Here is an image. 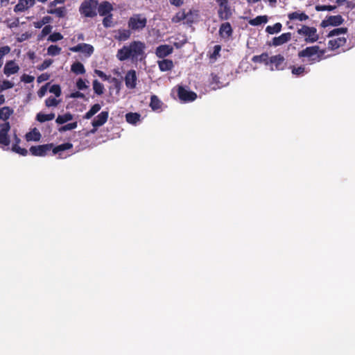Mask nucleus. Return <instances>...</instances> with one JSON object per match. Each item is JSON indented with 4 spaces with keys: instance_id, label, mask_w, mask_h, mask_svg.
Here are the masks:
<instances>
[{
    "instance_id": "36",
    "label": "nucleus",
    "mask_w": 355,
    "mask_h": 355,
    "mask_svg": "<svg viewBox=\"0 0 355 355\" xmlns=\"http://www.w3.org/2000/svg\"><path fill=\"white\" fill-rule=\"evenodd\" d=\"M347 33V28L346 27H340V28H336L331 31L328 35L327 37H331L336 35H340L342 34H345Z\"/></svg>"
},
{
    "instance_id": "28",
    "label": "nucleus",
    "mask_w": 355,
    "mask_h": 355,
    "mask_svg": "<svg viewBox=\"0 0 355 355\" xmlns=\"http://www.w3.org/2000/svg\"><path fill=\"white\" fill-rule=\"evenodd\" d=\"M101 108V106L98 103H96L94 105L91 107L89 110L87 112L85 115L83 116V119H91L94 115H95Z\"/></svg>"
},
{
    "instance_id": "34",
    "label": "nucleus",
    "mask_w": 355,
    "mask_h": 355,
    "mask_svg": "<svg viewBox=\"0 0 355 355\" xmlns=\"http://www.w3.org/2000/svg\"><path fill=\"white\" fill-rule=\"evenodd\" d=\"M40 138L41 134L36 128H34L32 132H29L26 135V139L27 141H38Z\"/></svg>"
},
{
    "instance_id": "50",
    "label": "nucleus",
    "mask_w": 355,
    "mask_h": 355,
    "mask_svg": "<svg viewBox=\"0 0 355 355\" xmlns=\"http://www.w3.org/2000/svg\"><path fill=\"white\" fill-rule=\"evenodd\" d=\"M53 63V60L51 59L45 60L44 62L37 67V69L40 71H43L48 67H49Z\"/></svg>"
},
{
    "instance_id": "54",
    "label": "nucleus",
    "mask_w": 355,
    "mask_h": 355,
    "mask_svg": "<svg viewBox=\"0 0 355 355\" xmlns=\"http://www.w3.org/2000/svg\"><path fill=\"white\" fill-rule=\"evenodd\" d=\"M76 87L80 90H83L88 87V86L86 85L85 80H83L82 78H79L77 80Z\"/></svg>"
},
{
    "instance_id": "35",
    "label": "nucleus",
    "mask_w": 355,
    "mask_h": 355,
    "mask_svg": "<svg viewBox=\"0 0 355 355\" xmlns=\"http://www.w3.org/2000/svg\"><path fill=\"white\" fill-rule=\"evenodd\" d=\"M282 25L281 23L277 22L273 26H268L266 28V31L269 34L278 33L282 31Z\"/></svg>"
},
{
    "instance_id": "30",
    "label": "nucleus",
    "mask_w": 355,
    "mask_h": 355,
    "mask_svg": "<svg viewBox=\"0 0 355 355\" xmlns=\"http://www.w3.org/2000/svg\"><path fill=\"white\" fill-rule=\"evenodd\" d=\"M13 113V110L10 107L6 106L0 109V119L6 121L9 119L10 115Z\"/></svg>"
},
{
    "instance_id": "7",
    "label": "nucleus",
    "mask_w": 355,
    "mask_h": 355,
    "mask_svg": "<svg viewBox=\"0 0 355 355\" xmlns=\"http://www.w3.org/2000/svg\"><path fill=\"white\" fill-rule=\"evenodd\" d=\"M178 96L182 102H192L197 98L196 93L187 89L183 86H178Z\"/></svg>"
},
{
    "instance_id": "17",
    "label": "nucleus",
    "mask_w": 355,
    "mask_h": 355,
    "mask_svg": "<svg viewBox=\"0 0 355 355\" xmlns=\"http://www.w3.org/2000/svg\"><path fill=\"white\" fill-rule=\"evenodd\" d=\"M292 34L291 33H282L279 37H275L272 40L271 45L274 46H281L291 40Z\"/></svg>"
},
{
    "instance_id": "29",
    "label": "nucleus",
    "mask_w": 355,
    "mask_h": 355,
    "mask_svg": "<svg viewBox=\"0 0 355 355\" xmlns=\"http://www.w3.org/2000/svg\"><path fill=\"white\" fill-rule=\"evenodd\" d=\"M162 102L156 95H152L150 97V107L154 111L161 108Z\"/></svg>"
},
{
    "instance_id": "45",
    "label": "nucleus",
    "mask_w": 355,
    "mask_h": 355,
    "mask_svg": "<svg viewBox=\"0 0 355 355\" xmlns=\"http://www.w3.org/2000/svg\"><path fill=\"white\" fill-rule=\"evenodd\" d=\"M49 92L55 94L56 97H59L62 93L61 88L59 85H53L49 89Z\"/></svg>"
},
{
    "instance_id": "52",
    "label": "nucleus",
    "mask_w": 355,
    "mask_h": 355,
    "mask_svg": "<svg viewBox=\"0 0 355 355\" xmlns=\"http://www.w3.org/2000/svg\"><path fill=\"white\" fill-rule=\"evenodd\" d=\"M221 50V46L219 44L215 45L214 46V51L212 54L211 55L210 58L216 59L218 56L220 55V51Z\"/></svg>"
},
{
    "instance_id": "19",
    "label": "nucleus",
    "mask_w": 355,
    "mask_h": 355,
    "mask_svg": "<svg viewBox=\"0 0 355 355\" xmlns=\"http://www.w3.org/2000/svg\"><path fill=\"white\" fill-rule=\"evenodd\" d=\"M19 70V67L15 63L14 60L8 61L3 68V73L9 76L10 75L17 73Z\"/></svg>"
},
{
    "instance_id": "31",
    "label": "nucleus",
    "mask_w": 355,
    "mask_h": 355,
    "mask_svg": "<svg viewBox=\"0 0 355 355\" xmlns=\"http://www.w3.org/2000/svg\"><path fill=\"white\" fill-rule=\"evenodd\" d=\"M73 119V116L70 112H67L63 115H58L55 119L58 124H64Z\"/></svg>"
},
{
    "instance_id": "11",
    "label": "nucleus",
    "mask_w": 355,
    "mask_h": 355,
    "mask_svg": "<svg viewBox=\"0 0 355 355\" xmlns=\"http://www.w3.org/2000/svg\"><path fill=\"white\" fill-rule=\"evenodd\" d=\"M69 51L72 52H83L86 56L89 57L94 53V47L89 44L80 43L76 46L70 47Z\"/></svg>"
},
{
    "instance_id": "27",
    "label": "nucleus",
    "mask_w": 355,
    "mask_h": 355,
    "mask_svg": "<svg viewBox=\"0 0 355 355\" xmlns=\"http://www.w3.org/2000/svg\"><path fill=\"white\" fill-rule=\"evenodd\" d=\"M141 115L137 112H128L125 114V120L128 123L135 125L140 121Z\"/></svg>"
},
{
    "instance_id": "1",
    "label": "nucleus",
    "mask_w": 355,
    "mask_h": 355,
    "mask_svg": "<svg viewBox=\"0 0 355 355\" xmlns=\"http://www.w3.org/2000/svg\"><path fill=\"white\" fill-rule=\"evenodd\" d=\"M146 45L141 41H133L118 50L116 58L120 61L130 59L133 62L141 60L144 58Z\"/></svg>"
},
{
    "instance_id": "60",
    "label": "nucleus",
    "mask_w": 355,
    "mask_h": 355,
    "mask_svg": "<svg viewBox=\"0 0 355 355\" xmlns=\"http://www.w3.org/2000/svg\"><path fill=\"white\" fill-rule=\"evenodd\" d=\"M50 78V76L48 73H42L37 77V82L42 83L46 80H48Z\"/></svg>"
},
{
    "instance_id": "57",
    "label": "nucleus",
    "mask_w": 355,
    "mask_h": 355,
    "mask_svg": "<svg viewBox=\"0 0 355 355\" xmlns=\"http://www.w3.org/2000/svg\"><path fill=\"white\" fill-rule=\"evenodd\" d=\"M35 78L28 74H23L21 77V80L26 83H31L33 82Z\"/></svg>"
},
{
    "instance_id": "61",
    "label": "nucleus",
    "mask_w": 355,
    "mask_h": 355,
    "mask_svg": "<svg viewBox=\"0 0 355 355\" xmlns=\"http://www.w3.org/2000/svg\"><path fill=\"white\" fill-rule=\"evenodd\" d=\"M184 0H169L171 5L180 7L184 3Z\"/></svg>"
},
{
    "instance_id": "5",
    "label": "nucleus",
    "mask_w": 355,
    "mask_h": 355,
    "mask_svg": "<svg viewBox=\"0 0 355 355\" xmlns=\"http://www.w3.org/2000/svg\"><path fill=\"white\" fill-rule=\"evenodd\" d=\"M98 1L96 0H85L80 7V12L87 17H94L96 13Z\"/></svg>"
},
{
    "instance_id": "3",
    "label": "nucleus",
    "mask_w": 355,
    "mask_h": 355,
    "mask_svg": "<svg viewBox=\"0 0 355 355\" xmlns=\"http://www.w3.org/2000/svg\"><path fill=\"white\" fill-rule=\"evenodd\" d=\"M324 53V50H320L319 46H312L299 51L297 55L300 58H309V60L313 63L320 61Z\"/></svg>"
},
{
    "instance_id": "32",
    "label": "nucleus",
    "mask_w": 355,
    "mask_h": 355,
    "mask_svg": "<svg viewBox=\"0 0 355 355\" xmlns=\"http://www.w3.org/2000/svg\"><path fill=\"white\" fill-rule=\"evenodd\" d=\"M269 57L267 53H263L261 55H254L252 58V61L253 62H259L261 63L263 62L266 64H268L269 62Z\"/></svg>"
},
{
    "instance_id": "24",
    "label": "nucleus",
    "mask_w": 355,
    "mask_h": 355,
    "mask_svg": "<svg viewBox=\"0 0 355 355\" xmlns=\"http://www.w3.org/2000/svg\"><path fill=\"white\" fill-rule=\"evenodd\" d=\"M288 18L290 20H298L300 21L309 19V16L304 12H293L288 14Z\"/></svg>"
},
{
    "instance_id": "42",
    "label": "nucleus",
    "mask_w": 355,
    "mask_h": 355,
    "mask_svg": "<svg viewBox=\"0 0 355 355\" xmlns=\"http://www.w3.org/2000/svg\"><path fill=\"white\" fill-rule=\"evenodd\" d=\"M12 150L23 156H26L28 154V150L26 148H21L17 144H14L12 147Z\"/></svg>"
},
{
    "instance_id": "39",
    "label": "nucleus",
    "mask_w": 355,
    "mask_h": 355,
    "mask_svg": "<svg viewBox=\"0 0 355 355\" xmlns=\"http://www.w3.org/2000/svg\"><path fill=\"white\" fill-rule=\"evenodd\" d=\"M61 52V48L57 45H50L47 49V53L49 55H58Z\"/></svg>"
},
{
    "instance_id": "26",
    "label": "nucleus",
    "mask_w": 355,
    "mask_h": 355,
    "mask_svg": "<svg viewBox=\"0 0 355 355\" xmlns=\"http://www.w3.org/2000/svg\"><path fill=\"white\" fill-rule=\"evenodd\" d=\"M71 71L76 75L85 73L84 65L80 62H75L71 66Z\"/></svg>"
},
{
    "instance_id": "16",
    "label": "nucleus",
    "mask_w": 355,
    "mask_h": 355,
    "mask_svg": "<svg viewBox=\"0 0 355 355\" xmlns=\"http://www.w3.org/2000/svg\"><path fill=\"white\" fill-rule=\"evenodd\" d=\"M270 64H274L276 70H283L285 67V59L283 55L278 54L271 56L269 59Z\"/></svg>"
},
{
    "instance_id": "62",
    "label": "nucleus",
    "mask_w": 355,
    "mask_h": 355,
    "mask_svg": "<svg viewBox=\"0 0 355 355\" xmlns=\"http://www.w3.org/2000/svg\"><path fill=\"white\" fill-rule=\"evenodd\" d=\"M65 0H54L52 2L50 3V7H54L57 4H59V3H63L64 2Z\"/></svg>"
},
{
    "instance_id": "13",
    "label": "nucleus",
    "mask_w": 355,
    "mask_h": 355,
    "mask_svg": "<svg viewBox=\"0 0 355 355\" xmlns=\"http://www.w3.org/2000/svg\"><path fill=\"white\" fill-rule=\"evenodd\" d=\"M137 76L136 71L130 69L128 71L125 76V86L128 89H135L137 85Z\"/></svg>"
},
{
    "instance_id": "14",
    "label": "nucleus",
    "mask_w": 355,
    "mask_h": 355,
    "mask_svg": "<svg viewBox=\"0 0 355 355\" xmlns=\"http://www.w3.org/2000/svg\"><path fill=\"white\" fill-rule=\"evenodd\" d=\"M218 33L220 37L223 39H229L233 33V29L229 22L221 24L219 28Z\"/></svg>"
},
{
    "instance_id": "55",
    "label": "nucleus",
    "mask_w": 355,
    "mask_h": 355,
    "mask_svg": "<svg viewBox=\"0 0 355 355\" xmlns=\"http://www.w3.org/2000/svg\"><path fill=\"white\" fill-rule=\"evenodd\" d=\"M49 85V83H46V85L42 86L41 88L38 90L37 95L40 98L43 97L46 94Z\"/></svg>"
},
{
    "instance_id": "33",
    "label": "nucleus",
    "mask_w": 355,
    "mask_h": 355,
    "mask_svg": "<svg viewBox=\"0 0 355 355\" xmlns=\"http://www.w3.org/2000/svg\"><path fill=\"white\" fill-rule=\"evenodd\" d=\"M268 21V17L266 15L257 16L254 19L249 21V24L252 26H259L262 24H266Z\"/></svg>"
},
{
    "instance_id": "9",
    "label": "nucleus",
    "mask_w": 355,
    "mask_h": 355,
    "mask_svg": "<svg viewBox=\"0 0 355 355\" xmlns=\"http://www.w3.org/2000/svg\"><path fill=\"white\" fill-rule=\"evenodd\" d=\"M344 21V19L341 15H331L322 20L321 22V26L323 28L329 26H338L341 25Z\"/></svg>"
},
{
    "instance_id": "59",
    "label": "nucleus",
    "mask_w": 355,
    "mask_h": 355,
    "mask_svg": "<svg viewBox=\"0 0 355 355\" xmlns=\"http://www.w3.org/2000/svg\"><path fill=\"white\" fill-rule=\"evenodd\" d=\"M69 97L73 98H84L85 94L80 92L77 91V92L71 93L69 95Z\"/></svg>"
},
{
    "instance_id": "64",
    "label": "nucleus",
    "mask_w": 355,
    "mask_h": 355,
    "mask_svg": "<svg viewBox=\"0 0 355 355\" xmlns=\"http://www.w3.org/2000/svg\"><path fill=\"white\" fill-rule=\"evenodd\" d=\"M49 121H51L55 118V114L54 113H50L47 114Z\"/></svg>"
},
{
    "instance_id": "51",
    "label": "nucleus",
    "mask_w": 355,
    "mask_h": 355,
    "mask_svg": "<svg viewBox=\"0 0 355 355\" xmlns=\"http://www.w3.org/2000/svg\"><path fill=\"white\" fill-rule=\"evenodd\" d=\"M10 51V48L8 46H3L0 48V62H3L2 59L4 55L8 54Z\"/></svg>"
},
{
    "instance_id": "37",
    "label": "nucleus",
    "mask_w": 355,
    "mask_h": 355,
    "mask_svg": "<svg viewBox=\"0 0 355 355\" xmlns=\"http://www.w3.org/2000/svg\"><path fill=\"white\" fill-rule=\"evenodd\" d=\"M48 13L55 15L58 17H63L66 14V9L64 7L56 8L48 10Z\"/></svg>"
},
{
    "instance_id": "22",
    "label": "nucleus",
    "mask_w": 355,
    "mask_h": 355,
    "mask_svg": "<svg viewBox=\"0 0 355 355\" xmlns=\"http://www.w3.org/2000/svg\"><path fill=\"white\" fill-rule=\"evenodd\" d=\"M112 10V5L108 1L102 2L98 7V12L101 16L110 15Z\"/></svg>"
},
{
    "instance_id": "41",
    "label": "nucleus",
    "mask_w": 355,
    "mask_h": 355,
    "mask_svg": "<svg viewBox=\"0 0 355 355\" xmlns=\"http://www.w3.org/2000/svg\"><path fill=\"white\" fill-rule=\"evenodd\" d=\"M77 126H78V123L76 121H75V122L67 123L64 125H62V127L59 128L58 130L60 132H66L68 130H71L76 129L77 128Z\"/></svg>"
},
{
    "instance_id": "38",
    "label": "nucleus",
    "mask_w": 355,
    "mask_h": 355,
    "mask_svg": "<svg viewBox=\"0 0 355 355\" xmlns=\"http://www.w3.org/2000/svg\"><path fill=\"white\" fill-rule=\"evenodd\" d=\"M93 89H94V92L97 95H101L103 94L104 86L103 84H101L97 80H94L93 81Z\"/></svg>"
},
{
    "instance_id": "2",
    "label": "nucleus",
    "mask_w": 355,
    "mask_h": 355,
    "mask_svg": "<svg viewBox=\"0 0 355 355\" xmlns=\"http://www.w3.org/2000/svg\"><path fill=\"white\" fill-rule=\"evenodd\" d=\"M72 148L73 144L69 142L62 144L55 147H54L53 144L51 143L38 146H33L30 148L29 150L31 154L33 156L44 157L51 150H52L53 154L55 155L60 153V152L69 150Z\"/></svg>"
},
{
    "instance_id": "47",
    "label": "nucleus",
    "mask_w": 355,
    "mask_h": 355,
    "mask_svg": "<svg viewBox=\"0 0 355 355\" xmlns=\"http://www.w3.org/2000/svg\"><path fill=\"white\" fill-rule=\"evenodd\" d=\"M63 38L62 35L60 33L55 32L49 35L48 40L55 42L57 41L61 40Z\"/></svg>"
},
{
    "instance_id": "15",
    "label": "nucleus",
    "mask_w": 355,
    "mask_h": 355,
    "mask_svg": "<svg viewBox=\"0 0 355 355\" xmlns=\"http://www.w3.org/2000/svg\"><path fill=\"white\" fill-rule=\"evenodd\" d=\"M173 51V48L171 46L168 44H162L157 47L155 54L158 58H164L171 54Z\"/></svg>"
},
{
    "instance_id": "40",
    "label": "nucleus",
    "mask_w": 355,
    "mask_h": 355,
    "mask_svg": "<svg viewBox=\"0 0 355 355\" xmlns=\"http://www.w3.org/2000/svg\"><path fill=\"white\" fill-rule=\"evenodd\" d=\"M291 69L292 73L296 76H303L305 73V67L304 66H300L297 67L293 66Z\"/></svg>"
},
{
    "instance_id": "49",
    "label": "nucleus",
    "mask_w": 355,
    "mask_h": 355,
    "mask_svg": "<svg viewBox=\"0 0 355 355\" xmlns=\"http://www.w3.org/2000/svg\"><path fill=\"white\" fill-rule=\"evenodd\" d=\"M14 87V84L9 80H5L0 85V92L3 90L12 88Z\"/></svg>"
},
{
    "instance_id": "43",
    "label": "nucleus",
    "mask_w": 355,
    "mask_h": 355,
    "mask_svg": "<svg viewBox=\"0 0 355 355\" xmlns=\"http://www.w3.org/2000/svg\"><path fill=\"white\" fill-rule=\"evenodd\" d=\"M315 8L317 11H325V10L332 11L336 8V6H331V5H329V6L317 5V6H315Z\"/></svg>"
},
{
    "instance_id": "21",
    "label": "nucleus",
    "mask_w": 355,
    "mask_h": 355,
    "mask_svg": "<svg viewBox=\"0 0 355 355\" xmlns=\"http://www.w3.org/2000/svg\"><path fill=\"white\" fill-rule=\"evenodd\" d=\"M347 42L345 37H340L336 39L330 40L328 42V47L331 50H336L339 47L343 46Z\"/></svg>"
},
{
    "instance_id": "4",
    "label": "nucleus",
    "mask_w": 355,
    "mask_h": 355,
    "mask_svg": "<svg viewBox=\"0 0 355 355\" xmlns=\"http://www.w3.org/2000/svg\"><path fill=\"white\" fill-rule=\"evenodd\" d=\"M147 25V18L143 14H134L128 21V27L133 32L141 31Z\"/></svg>"
},
{
    "instance_id": "46",
    "label": "nucleus",
    "mask_w": 355,
    "mask_h": 355,
    "mask_svg": "<svg viewBox=\"0 0 355 355\" xmlns=\"http://www.w3.org/2000/svg\"><path fill=\"white\" fill-rule=\"evenodd\" d=\"M59 101L54 97L50 96L45 101V105L47 107H55L57 106Z\"/></svg>"
},
{
    "instance_id": "6",
    "label": "nucleus",
    "mask_w": 355,
    "mask_h": 355,
    "mask_svg": "<svg viewBox=\"0 0 355 355\" xmlns=\"http://www.w3.org/2000/svg\"><path fill=\"white\" fill-rule=\"evenodd\" d=\"M297 33L306 37L305 42L307 43H313L318 40L319 35L317 34V29L315 27H310L303 25L301 28L297 30Z\"/></svg>"
},
{
    "instance_id": "12",
    "label": "nucleus",
    "mask_w": 355,
    "mask_h": 355,
    "mask_svg": "<svg viewBox=\"0 0 355 355\" xmlns=\"http://www.w3.org/2000/svg\"><path fill=\"white\" fill-rule=\"evenodd\" d=\"M218 15L220 20H227L232 16V12L229 3L218 5Z\"/></svg>"
},
{
    "instance_id": "56",
    "label": "nucleus",
    "mask_w": 355,
    "mask_h": 355,
    "mask_svg": "<svg viewBox=\"0 0 355 355\" xmlns=\"http://www.w3.org/2000/svg\"><path fill=\"white\" fill-rule=\"evenodd\" d=\"M52 28H53L52 26L46 25L42 30V32H41L42 37H44V36L50 34L52 31Z\"/></svg>"
},
{
    "instance_id": "53",
    "label": "nucleus",
    "mask_w": 355,
    "mask_h": 355,
    "mask_svg": "<svg viewBox=\"0 0 355 355\" xmlns=\"http://www.w3.org/2000/svg\"><path fill=\"white\" fill-rule=\"evenodd\" d=\"M36 119L40 123H44L45 121H48L49 119L46 114H44L42 112H39L36 116Z\"/></svg>"
},
{
    "instance_id": "8",
    "label": "nucleus",
    "mask_w": 355,
    "mask_h": 355,
    "mask_svg": "<svg viewBox=\"0 0 355 355\" xmlns=\"http://www.w3.org/2000/svg\"><path fill=\"white\" fill-rule=\"evenodd\" d=\"M10 130V125L8 122L0 124V146H8L10 143L8 132Z\"/></svg>"
},
{
    "instance_id": "23",
    "label": "nucleus",
    "mask_w": 355,
    "mask_h": 355,
    "mask_svg": "<svg viewBox=\"0 0 355 355\" xmlns=\"http://www.w3.org/2000/svg\"><path fill=\"white\" fill-rule=\"evenodd\" d=\"M159 69L161 71H171L173 68V62L171 60L163 59L158 61Z\"/></svg>"
},
{
    "instance_id": "10",
    "label": "nucleus",
    "mask_w": 355,
    "mask_h": 355,
    "mask_svg": "<svg viewBox=\"0 0 355 355\" xmlns=\"http://www.w3.org/2000/svg\"><path fill=\"white\" fill-rule=\"evenodd\" d=\"M108 116L109 112L107 111H103L95 116L92 121V125L94 128L92 132H94L98 127L104 125L107 122Z\"/></svg>"
},
{
    "instance_id": "44",
    "label": "nucleus",
    "mask_w": 355,
    "mask_h": 355,
    "mask_svg": "<svg viewBox=\"0 0 355 355\" xmlns=\"http://www.w3.org/2000/svg\"><path fill=\"white\" fill-rule=\"evenodd\" d=\"M51 20V17L49 16L44 17L41 21L34 23V26L36 28H41L43 25L49 23Z\"/></svg>"
},
{
    "instance_id": "63",
    "label": "nucleus",
    "mask_w": 355,
    "mask_h": 355,
    "mask_svg": "<svg viewBox=\"0 0 355 355\" xmlns=\"http://www.w3.org/2000/svg\"><path fill=\"white\" fill-rule=\"evenodd\" d=\"M216 3H218V5H220V4H223V3H228V0H216Z\"/></svg>"
},
{
    "instance_id": "18",
    "label": "nucleus",
    "mask_w": 355,
    "mask_h": 355,
    "mask_svg": "<svg viewBox=\"0 0 355 355\" xmlns=\"http://www.w3.org/2000/svg\"><path fill=\"white\" fill-rule=\"evenodd\" d=\"M35 3V0H19L18 3L14 8V11L15 12H24L29 8L33 7Z\"/></svg>"
},
{
    "instance_id": "25",
    "label": "nucleus",
    "mask_w": 355,
    "mask_h": 355,
    "mask_svg": "<svg viewBox=\"0 0 355 355\" xmlns=\"http://www.w3.org/2000/svg\"><path fill=\"white\" fill-rule=\"evenodd\" d=\"M132 31L130 28L119 29L118 30V35L116 36V39L119 41H125L130 37Z\"/></svg>"
},
{
    "instance_id": "48",
    "label": "nucleus",
    "mask_w": 355,
    "mask_h": 355,
    "mask_svg": "<svg viewBox=\"0 0 355 355\" xmlns=\"http://www.w3.org/2000/svg\"><path fill=\"white\" fill-rule=\"evenodd\" d=\"M112 15L111 14L105 15L103 19V24L105 27L108 28L112 26Z\"/></svg>"
},
{
    "instance_id": "58",
    "label": "nucleus",
    "mask_w": 355,
    "mask_h": 355,
    "mask_svg": "<svg viewBox=\"0 0 355 355\" xmlns=\"http://www.w3.org/2000/svg\"><path fill=\"white\" fill-rule=\"evenodd\" d=\"M95 73L98 76L100 77L101 78H102L103 80H108L109 78H110V76H107L103 71H101V70H98V69H96L95 70Z\"/></svg>"
},
{
    "instance_id": "20",
    "label": "nucleus",
    "mask_w": 355,
    "mask_h": 355,
    "mask_svg": "<svg viewBox=\"0 0 355 355\" xmlns=\"http://www.w3.org/2000/svg\"><path fill=\"white\" fill-rule=\"evenodd\" d=\"M189 14H191V10L187 12H185L184 10H180L173 17L172 21L173 23H179L184 19H187L188 24L192 23L193 20L189 18Z\"/></svg>"
}]
</instances>
